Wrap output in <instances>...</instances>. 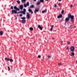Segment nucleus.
Segmentation results:
<instances>
[{"mask_svg":"<svg viewBox=\"0 0 77 77\" xmlns=\"http://www.w3.org/2000/svg\"><path fill=\"white\" fill-rule=\"evenodd\" d=\"M58 65H61V63H58Z\"/></svg>","mask_w":77,"mask_h":77,"instance_id":"nucleus-36","label":"nucleus"},{"mask_svg":"<svg viewBox=\"0 0 77 77\" xmlns=\"http://www.w3.org/2000/svg\"><path fill=\"white\" fill-rule=\"evenodd\" d=\"M17 2L19 4H20V2L19 1H17Z\"/></svg>","mask_w":77,"mask_h":77,"instance_id":"nucleus-27","label":"nucleus"},{"mask_svg":"<svg viewBox=\"0 0 77 77\" xmlns=\"http://www.w3.org/2000/svg\"><path fill=\"white\" fill-rule=\"evenodd\" d=\"M34 71H35V70H34Z\"/></svg>","mask_w":77,"mask_h":77,"instance_id":"nucleus-47","label":"nucleus"},{"mask_svg":"<svg viewBox=\"0 0 77 77\" xmlns=\"http://www.w3.org/2000/svg\"><path fill=\"white\" fill-rule=\"evenodd\" d=\"M26 5H27V6H29V2H27Z\"/></svg>","mask_w":77,"mask_h":77,"instance_id":"nucleus-24","label":"nucleus"},{"mask_svg":"<svg viewBox=\"0 0 77 77\" xmlns=\"http://www.w3.org/2000/svg\"><path fill=\"white\" fill-rule=\"evenodd\" d=\"M59 2H60L61 1H62V0H58Z\"/></svg>","mask_w":77,"mask_h":77,"instance_id":"nucleus-42","label":"nucleus"},{"mask_svg":"<svg viewBox=\"0 0 77 77\" xmlns=\"http://www.w3.org/2000/svg\"><path fill=\"white\" fill-rule=\"evenodd\" d=\"M5 60H7V61H10L11 62H12L14 60L8 58H5Z\"/></svg>","mask_w":77,"mask_h":77,"instance_id":"nucleus-4","label":"nucleus"},{"mask_svg":"<svg viewBox=\"0 0 77 77\" xmlns=\"http://www.w3.org/2000/svg\"><path fill=\"white\" fill-rule=\"evenodd\" d=\"M57 18H62V15L60 14L59 16H58L57 17Z\"/></svg>","mask_w":77,"mask_h":77,"instance_id":"nucleus-8","label":"nucleus"},{"mask_svg":"<svg viewBox=\"0 0 77 77\" xmlns=\"http://www.w3.org/2000/svg\"><path fill=\"white\" fill-rule=\"evenodd\" d=\"M29 30H31V31H33V28L32 27H30L29 28Z\"/></svg>","mask_w":77,"mask_h":77,"instance_id":"nucleus-15","label":"nucleus"},{"mask_svg":"<svg viewBox=\"0 0 77 77\" xmlns=\"http://www.w3.org/2000/svg\"><path fill=\"white\" fill-rule=\"evenodd\" d=\"M11 9H14V8H13V6H11Z\"/></svg>","mask_w":77,"mask_h":77,"instance_id":"nucleus-28","label":"nucleus"},{"mask_svg":"<svg viewBox=\"0 0 77 77\" xmlns=\"http://www.w3.org/2000/svg\"><path fill=\"white\" fill-rule=\"evenodd\" d=\"M26 0H21V2L22 3H24V2H26Z\"/></svg>","mask_w":77,"mask_h":77,"instance_id":"nucleus-17","label":"nucleus"},{"mask_svg":"<svg viewBox=\"0 0 77 77\" xmlns=\"http://www.w3.org/2000/svg\"><path fill=\"white\" fill-rule=\"evenodd\" d=\"M8 71H10V67H9V66H8Z\"/></svg>","mask_w":77,"mask_h":77,"instance_id":"nucleus-26","label":"nucleus"},{"mask_svg":"<svg viewBox=\"0 0 77 77\" xmlns=\"http://www.w3.org/2000/svg\"><path fill=\"white\" fill-rule=\"evenodd\" d=\"M64 13V10H63L61 11V14H63Z\"/></svg>","mask_w":77,"mask_h":77,"instance_id":"nucleus-25","label":"nucleus"},{"mask_svg":"<svg viewBox=\"0 0 77 77\" xmlns=\"http://www.w3.org/2000/svg\"><path fill=\"white\" fill-rule=\"evenodd\" d=\"M70 8H72V4L70 6Z\"/></svg>","mask_w":77,"mask_h":77,"instance_id":"nucleus-37","label":"nucleus"},{"mask_svg":"<svg viewBox=\"0 0 77 77\" xmlns=\"http://www.w3.org/2000/svg\"><path fill=\"white\" fill-rule=\"evenodd\" d=\"M39 12V9H35V11H34V13L36 14V12Z\"/></svg>","mask_w":77,"mask_h":77,"instance_id":"nucleus-10","label":"nucleus"},{"mask_svg":"<svg viewBox=\"0 0 77 77\" xmlns=\"http://www.w3.org/2000/svg\"><path fill=\"white\" fill-rule=\"evenodd\" d=\"M58 6H61V4L60 3H59Z\"/></svg>","mask_w":77,"mask_h":77,"instance_id":"nucleus-30","label":"nucleus"},{"mask_svg":"<svg viewBox=\"0 0 77 77\" xmlns=\"http://www.w3.org/2000/svg\"><path fill=\"white\" fill-rule=\"evenodd\" d=\"M69 48V47H67L66 50H68Z\"/></svg>","mask_w":77,"mask_h":77,"instance_id":"nucleus-40","label":"nucleus"},{"mask_svg":"<svg viewBox=\"0 0 77 77\" xmlns=\"http://www.w3.org/2000/svg\"><path fill=\"white\" fill-rule=\"evenodd\" d=\"M40 2H38L37 4V5H40Z\"/></svg>","mask_w":77,"mask_h":77,"instance_id":"nucleus-23","label":"nucleus"},{"mask_svg":"<svg viewBox=\"0 0 77 77\" xmlns=\"http://www.w3.org/2000/svg\"><path fill=\"white\" fill-rule=\"evenodd\" d=\"M20 17H22L23 16V15H22V14H20L19 15Z\"/></svg>","mask_w":77,"mask_h":77,"instance_id":"nucleus-34","label":"nucleus"},{"mask_svg":"<svg viewBox=\"0 0 77 77\" xmlns=\"http://www.w3.org/2000/svg\"><path fill=\"white\" fill-rule=\"evenodd\" d=\"M71 54H70L71 56H74V53L72 52Z\"/></svg>","mask_w":77,"mask_h":77,"instance_id":"nucleus-14","label":"nucleus"},{"mask_svg":"<svg viewBox=\"0 0 77 77\" xmlns=\"http://www.w3.org/2000/svg\"><path fill=\"white\" fill-rule=\"evenodd\" d=\"M70 51L74 52L75 51V47L73 46H72L70 48Z\"/></svg>","mask_w":77,"mask_h":77,"instance_id":"nucleus-3","label":"nucleus"},{"mask_svg":"<svg viewBox=\"0 0 77 77\" xmlns=\"http://www.w3.org/2000/svg\"><path fill=\"white\" fill-rule=\"evenodd\" d=\"M41 55H38V58H41Z\"/></svg>","mask_w":77,"mask_h":77,"instance_id":"nucleus-33","label":"nucleus"},{"mask_svg":"<svg viewBox=\"0 0 77 77\" xmlns=\"http://www.w3.org/2000/svg\"><path fill=\"white\" fill-rule=\"evenodd\" d=\"M40 3H43L44 2V0H40Z\"/></svg>","mask_w":77,"mask_h":77,"instance_id":"nucleus-19","label":"nucleus"},{"mask_svg":"<svg viewBox=\"0 0 77 77\" xmlns=\"http://www.w3.org/2000/svg\"><path fill=\"white\" fill-rule=\"evenodd\" d=\"M26 22V20H22L21 21V23H22L23 24H24Z\"/></svg>","mask_w":77,"mask_h":77,"instance_id":"nucleus-9","label":"nucleus"},{"mask_svg":"<svg viewBox=\"0 0 77 77\" xmlns=\"http://www.w3.org/2000/svg\"><path fill=\"white\" fill-rule=\"evenodd\" d=\"M74 16L73 15H72L71 14H69L68 15V17H66V18L65 22V26H66V23L67 24L68 26H69V22H70V21L71 22H72V23H74Z\"/></svg>","mask_w":77,"mask_h":77,"instance_id":"nucleus-1","label":"nucleus"},{"mask_svg":"<svg viewBox=\"0 0 77 77\" xmlns=\"http://www.w3.org/2000/svg\"><path fill=\"white\" fill-rule=\"evenodd\" d=\"M54 6L55 8H56V7L57 6V5H56V4H54Z\"/></svg>","mask_w":77,"mask_h":77,"instance_id":"nucleus-31","label":"nucleus"},{"mask_svg":"<svg viewBox=\"0 0 77 77\" xmlns=\"http://www.w3.org/2000/svg\"><path fill=\"white\" fill-rule=\"evenodd\" d=\"M26 14H27L26 17H27V18H28V19H29V18H30V14H29V13H26Z\"/></svg>","mask_w":77,"mask_h":77,"instance_id":"nucleus-5","label":"nucleus"},{"mask_svg":"<svg viewBox=\"0 0 77 77\" xmlns=\"http://www.w3.org/2000/svg\"><path fill=\"white\" fill-rule=\"evenodd\" d=\"M30 8H34V5H32L30 7Z\"/></svg>","mask_w":77,"mask_h":77,"instance_id":"nucleus-20","label":"nucleus"},{"mask_svg":"<svg viewBox=\"0 0 77 77\" xmlns=\"http://www.w3.org/2000/svg\"><path fill=\"white\" fill-rule=\"evenodd\" d=\"M21 19H22V20H25L26 17H21Z\"/></svg>","mask_w":77,"mask_h":77,"instance_id":"nucleus-21","label":"nucleus"},{"mask_svg":"<svg viewBox=\"0 0 77 77\" xmlns=\"http://www.w3.org/2000/svg\"><path fill=\"white\" fill-rule=\"evenodd\" d=\"M61 43H63V41L61 42Z\"/></svg>","mask_w":77,"mask_h":77,"instance_id":"nucleus-44","label":"nucleus"},{"mask_svg":"<svg viewBox=\"0 0 77 77\" xmlns=\"http://www.w3.org/2000/svg\"><path fill=\"white\" fill-rule=\"evenodd\" d=\"M28 11L29 12H31L32 14L33 13V11H32V10H31V9H29Z\"/></svg>","mask_w":77,"mask_h":77,"instance_id":"nucleus-11","label":"nucleus"},{"mask_svg":"<svg viewBox=\"0 0 77 77\" xmlns=\"http://www.w3.org/2000/svg\"><path fill=\"white\" fill-rule=\"evenodd\" d=\"M38 28L40 29V30H42V27L41 26H40V25H38Z\"/></svg>","mask_w":77,"mask_h":77,"instance_id":"nucleus-6","label":"nucleus"},{"mask_svg":"<svg viewBox=\"0 0 77 77\" xmlns=\"http://www.w3.org/2000/svg\"><path fill=\"white\" fill-rule=\"evenodd\" d=\"M61 22H62V20H60V23H61Z\"/></svg>","mask_w":77,"mask_h":77,"instance_id":"nucleus-41","label":"nucleus"},{"mask_svg":"<svg viewBox=\"0 0 77 77\" xmlns=\"http://www.w3.org/2000/svg\"><path fill=\"white\" fill-rule=\"evenodd\" d=\"M76 63H77V60L76 61Z\"/></svg>","mask_w":77,"mask_h":77,"instance_id":"nucleus-46","label":"nucleus"},{"mask_svg":"<svg viewBox=\"0 0 77 77\" xmlns=\"http://www.w3.org/2000/svg\"><path fill=\"white\" fill-rule=\"evenodd\" d=\"M45 0V1H48V0Z\"/></svg>","mask_w":77,"mask_h":77,"instance_id":"nucleus-43","label":"nucleus"},{"mask_svg":"<svg viewBox=\"0 0 77 77\" xmlns=\"http://www.w3.org/2000/svg\"><path fill=\"white\" fill-rule=\"evenodd\" d=\"M75 27H76V26H75Z\"/></svg>","mask_w":77,"mask_h":77,"instance_id":"nucleus-45","label":"nucleus"},{"mask_svg":"<svg viewBox=\"0 0 77 77\" xmlns=\"http://www.w3.org/2000/svg\"><path fill=\"white\" fill-rule=\"evenodd\" d=\"M48 71V70H47V71Z\"/></svg>","mask_w":77,"mask_h":77,"instance_id":"nucleus-48","label":"nucleus"},{"mask_svg":"<svg viewBox=\"0 0 77 77\" xmlns=\"http://www.w3.org/2000/svg\"><path fill=\"white\" fill-rule=\"evenodd\" d=\"M46 12H47V10H45L43 11H42V14H44V13H45Z\"/></svg>","mask_w":77,"mask_h":77,"instance_id":"nucleus-13","label":"nucleus"},{"mask_svg":"<svg viewBox=\"0 0 77 77\" xmlns=\"http://www.w3.org/2000/svg\"><path fill=\"white\" fill-rule=\"evenodd\" d=\"M21 14H23V15H25L26 13H25L23 11H21Z\"/></svg>","mask_w":77,"mask_h":77,"instance_id":"nucleus-18","label":"nucleus"},{"mask_svg":"<svg viewBox=\"0 0 77 77\" xmlns=\"http://www.w3.org/2000/svg\"><path fill=\"white\" fill-rule=\"evenodd\" d=\"M17 14H21V11L17 13Z\"/></svg>","mask_w":77,"mask_h":77,"instance_id":"nucleus-35","label":"nucleus"},{"mask_svg":"<svg viewBox=\"0 0 77 77\" xmlns=\"http://www.w3.org/2000/svg\"><path fill=\"white\" fill-rule=\"evenodd\" d=\"M51 56L48 55V59H50V58H51Z\"/></svg>","mask_w":77,"mask_h":77,"instance_id":"nucleus-22","label":"nucleus"},{"mask_svg":"<svg viewBox=\"0 0 77 77\" xmlns=\"http://www.w3.org/2000/svg\"><path fill=\"white\" fill-rule=\"evenodd\" d=\"M14 9H15V10H12L11 11L12 14H18V12H17V11H20V8H17V6H15L14 7Z\"/></svg>","mask_w":77,"mask_h":77,"instance_id":"nucleus-2","label":"nucleus"},{"mask_svg":"<svg viewBox=\"0 0 77 77\" xmlns=\"http://www.w3.org/2000/svg\"><path fill=\"white\" fill-rule=\"evenodd\" d=\"M51 28H52L53 29V27H54V26L53 25H52L51 26Z\"/></svg>","mask_w":77,"mask_h":77,"instance_id":"nucleus-38","label":"nucleus"},{"mask_svg":"<svg viewBox=\"0 0 77 77\" xmlns=\"http://www.w3.org/2000/svg\"><path fill=\"white\" fill-rule=\"evenodd\" d=\"M23 11L24 13H25V14H26V9H25V8H24L23 9Z\"/></svg>","mask_w":77,"mask_h":77,"instance_id":"nucleus-16","label":"nucleus"},{"mask_svg":"<svg viewBox=\"0 0 77 77\" xmlns=\"http://www.w3.org/2000/svg\"><path fill=\"white\" fill-rule=\"evenodd\" d=\"M50 31H51V32H52V31L53 30V28H51L50 29Z\"/></svg>","mask_w":77,"mask_h":77,"instance_id":"nucleus-32","label":"nucleus"},{"mask_svg":"<svg viewBox=\"0 0 77 77\" xmlns=\"http://www.w3.org/2000/svg\"><path fill=\"white\" fill-rule=\"evenodd\" d=\"M27 5L26 4H24V7H25L26 8V7H27Z\"/></svg>","mask_w":77,"mask_h":77,"instance_id":"nucleus-29","label":"nucleus"},{"mask_svg":"<svg viewBox=\"0 0 77 77\" xmlns=\"http://www.w3.org/2000/svg\"><path fill=\"white\" fill-rule=\"evenodd\" d=\"M68 44H70V42H68L67 43Z\"/></svg>","mask_w":77,"mask_h":77,"instance_id":"nucleus-39","label":"nucleus"},{"mask_svg":"<svg viewBox=\"0 0 77 77\" xmlns=\"http://www.w3.org/2000/svg\"><path fill=\"white\" fill-rule=\"evenodd\" d=\"M20 9L21 10H22L23 9V5H20L19 7V9Z\"/></svg>","mask_w":77,"mask_h":77,"instance_id":"nucleus-7","label":"nucleus"},{"mask_svg":"<svg viewBox=\"0 0 77 77\" xmlns=\"http://www.w3.org/2000/svg\"><path fill=\"white\" fill-rule=\"evenodd\" d=\"M3 35V31H0V35L2 36Z\"/></svg>","mask_w":77,"mask_h":77,"instance_id":"nucleus-12","label":"nucleus"}]
</instances>
